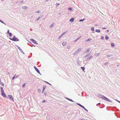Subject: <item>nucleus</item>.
<instances>
[{
	"label": "nucleus",
	"mask_w": 120,
	"mask_h": 120,
	"mask_svg": "<svg viewBox=\"0 0 120 120\" xmlns=\"http://www.w3.org/2000/svg\"><path fill=\"white\" fill-rule=\"evenodd\" d=\"M9 39L12 41H19V39L15 36H14L12 38H10Z\"/></svg>",
	"instance_id": "nucleus-1"
},
{
	"label": "nucleus",
	"mask_w": 120,
	"mask_h": 120,
	"mask_svg": "<svg viewBox=\"0 0 120 120\" xmlns=\"http://www.w3.org/2000/svg\"><path fill=\"white\" fill-rule=\"evenodd\" d=\"M101 98L104 99L105 100L107 101H109V99L105 97V96H102V98Z\"/></svg>",
	"instance_id": "nucleus-2"
},
{
	"label": "nucleus",
	"mask_w": 120,
	"mask_h": 120,
	"mask_svg": "<svg viewBox=\"0 0 120 120\" xmlns=\"http://www.w3.org/2000/svg\"><path fill=\"white\" fill-rule=\"evenodd\" d=\"M8 97L10 99L13 100V97L11 95H8Z\"/></svg>",
	"instance_id": "nucleus-3"
},
{
	"label": "nucleus",
	"mask_w": 120,
	"mask_h": 120,
	"mask_svg": "<svg viewBox=\"0 0 120 120\" xmlns=\"http://www.w3.org/2000/svg\"><path fill=\"white\" fill-rule=\"evenodd\" d=\"M22 8L23 9H27L28 8L26 6H24L22 7Z\"/></svg>",
	"instance_id": "nucleus-4"
},
{
	"label": "nucleus",
	"mask_w": 120,
	"mask_h": 120,
	"mask_svg": "<svg viewBox=\"0 0 120 120\" xmlns=\"http://www.w3.org/2000/svg\"><path fill=\"white\" fill-rule=\"evenodd\" d=\"M1 93V95L5 97H6V95L5 93H4V92L2 93Z\"/></svg>",
	"instance_id": "nucleus-5"
},
{
	"label": "nucleus",
	"mask_w": 120,
	"mask_h": 120,
	"mask_svg": "<svg viewBox=\"0 0 120 120\" xmlns=\"http://www.w3.org/2000/svg\"><path fill=\"white\" fill-rule=\"evenodd\" d=\"M34 68L35 69V70H36V71H37L38 73H39V70L37 68L35 67L34 66Z\"/></svg>",
	"instance_id": "nucleus-6"
},
{
	"label": "nucleus",
	"mask_w": 120,
	"mask_h": 120,
	"mask_svg": "<svg viewBox=\"0 0 120 120\" xmlns=\"http://www.w3.org/2000/svg\"><path fill=\"white\" fill-rule=\"evenodd\" d=\"M31 40L35 44H37V42L35 40L33 39H31Z\"/></svg>",
	"instance_id": "nucleus-7"
},
{
	"label": "nucleus",
	"mask_w": 120,
	"mask_h": 120,
	"mask_svg": "<svg viewBox=\"0 0 120 120\" xmlns=\"http://www.w3.org/2000/svg\"><path fill=\"white\" fill-rule=\"evenodd\" d=\"M74 19L73 18L71 19L70 20V21L71 22H74Z\"/></svg>",
	"instance_id": "nucleus-8"
},
{
	"label": "nucleus",
	"mask_w": 120,
	"mask_h": 120,
	"mask_svg": "<svg viewBox=\"0 0 120 120\" xmlns=\"http://www.w3.org/2000/svg\"><path fill=\"white\" fill-rule=\"evenodd\" d=\"M92 40V39L90 38H89L88 39H87L85 40V41L86 42L88 41H91Z\"/></svg>",
	"instance_id": "nucleus-9"
},
{
	"label": "nucleus",
	"mask_w": 120,
	"mask_h": 120,
	"mask_svg": "<svg viewBox=\"0 0 120 120\" xmlns=\"http://www.w3.org/2000/svg\"><path fill=\"white\" fill-rule=\"evenodd\" d=\"M65 32H64L61 35V36H59V39H60V38L61 37H62V36H63V35H64V34H65Z\"/></svg>",
	"instance_id": "nucleus-10"
},
{
	"label": "nucleus",
	"mask_w": 120,
	"mask_h": 120,
	"mask_svg": "<svg viewBox=\"0 0 120 120\" xmlns=\"http://www.w3.org/2000/svg\"><path fill=\"white\" fill-rule=\"evenodd\" d=\"M66 42H64L62 43V45L63 46L65 45L66 44Z\"/></svg>",
	"instance_id": "nucleus-11"
},
{
	"label": "nucleus",
	"mask_w": 120,
	"mask_h": 120,
	"mask_svg": "<svg viewBox=\"0 0 120 120\" xmlns=\"http://www.w3.org/2000/svg\"><path fill=\"white\" fill-rule=\"evenodd\" d=\"M1 93L4 92V91L2 87L1 88Z\"/></svg>",
	"instance_id": "nucleus-12"
},
{
	"label": "nucleus",
	"mask_w": 120,
	"mask_h": 120,
	"mask_svg": "<svg viewBox=\"0 0 120 120\" xmlns=\"http://www.w3.org/2000/svg\"><path fill=\"white\" fill-rule=\"evenodd\" d=\"M109 38L106 35L105 36V39L106 40H108Z\"/></svg>",
	"instance_id": "nucleus-13"
},
{
	"label": "nucleus",
	"mask_w": 120,
	"mask_h": 120,
	"mask_svg": "<svg viewBox=\"0 0 120 120\" xmlns=\"http://www.w3.org/2000/svg\"><path fill=\"white\" fill-rule=\"evenodd\" d=\"M78 105H79V106H80L81 107H82L83 109L85 108L84 107V106H82V105H81L79 104H78Z\"/></svg>",
	"instance_id": "nucleus-14"
},
{
	"label": "nucleus",
	"mask_w": 120,
	"mask_h": 120,
	"mask_svg": "<svg viewBox=\"0 0 120 120\" xmlns=\"http://www.w3.org/2000/svg\"><path fill=\"white\" fill-rule=\"evenodd\" d=\"M90 49L89 48L86 51V52H88L90 51Z\"/></svg>",
	"instance_id": "nucleus-15"
},
{
	"label": "nucleus",
	"mask_w": 120,
	"mask_h": 120,
	"mask_svg": "<svg viewBox=\"0 0 120 120\" xmlns=\"http://www.w3.org/2000/svg\"><path fill=\"white\" fill-rule=\"evenodd\" d=\"M111 45L112 46L114 47V44L113 43H111Z\"/></svg>",
	"instance_id": "nucleus-16"
},
{
	"label": "nucleus",
	"mask_w": 120,
	"mask_h": 120,
	"mask_svg": "<svg viewBox=\"0 0 120 120\" xmlns=\"http://www.w3.org/2000/svg\"><path fill=\"white\" fill-rule=\"evenodd\" d=\"M0 84L1 85L3 86H4V84L3 82H1L0 83Z\"/></svg>",
	"instance_id": "nucleus-17"
},
{
	"label": "nucleus",
	"mask_w": 120,
	"mask_h": 120,
	"mask_svg": "<svg viewBox=\"0 0 120 120\" xmlns=\"http://www.w3.org/2000/svg\"><path fill=\"white\" fill-rule=\"evenodd\" d=\"M96 31L98 33L100 32V30H96Z\"/></svg>",
	"instance_id": "nucleus-18"
},
{
	"label": "nucleus",
	"mask_w": 120,
	"mask_h": 120,
	"mask_svg": "<svg viewBox=\"0 0 120 120\" xmlns=\"http://www.w3.org/2000/svg\"><path fill=\"white\" fill-rule=\"evenodd\" d=\"M85 20V19H82V20H81V19L80 20H79V21L80 22H81L82 21H83Z\"/></svg>",
	"instance_id": "nucleus-19"
},
{
	"label": "nucleus",
	"mask_w": 120,
	"mask_h": 120,
	"mask_svg": "<svg viewBox=\"0 0 120 120\" xmlns=\"http://www.w3.org/2000/svg\"><path fill=\"white\" fill-rule=\"evenodd\" d=\"M81 68L82 69V70H83V71L85 69V68H84V67H81Z\"/></svg>",
	"instance_id": "nucleus-20"
},
{
	"label": "nucleus",
	"mask_w": 120,
	"mask_h": 120,
	"mask_svg": "<svg viewBox=\"0 0 120 120\" xmlns=\"http://www.w3.org/2000/svg\"><path fill=\"white\" fill-rule=\"evenodd\" d=\"M91 30L93 31H94V28L92 27L91 28Z\"/></svg>",
	"instance_id": "nucleus-21"
},
{
	"label": "nucleus",
	"mask_w": 120,
	"mask_h": 120,
	"mask_svg": "<svg viewBox=\"0 0 120 120\" xmlns=\"http://www.w3.org/2000/svg\"><path fill=\"white\" fill-rule=\"evenodd\" d=\"M12 35V34L11 33H9V35L10 37H11Z\"/></svg>",
	"instance_id": "nucleus-22"
},
{
	"label": "nucleus",
	"mask_w": 120,
	"mask_h": 120,
	"mask_svg": "<svg viewBox=\"0 0 120 120\" xmlns=\"http://www.w3.org/2000/svg\"><path fill=\"white\" fill-rule=\"evenodd\" d=\"M25 83H24L22 85V87H23V88H24V87H25Z\"/></svg>",
	"instance_id": "nucleus-23"
},
{
	"label": "nucleus",
	"mask_w": 120,
	"mask_h": 120,
	"mask_svg": "<svg viewBox=\"0 0 120 120\" xmlns=\"http://www.w3.org/2000/svg\"><path fill=\"white\" fill-rule=\"evenodd\" d=\"M68 9L69 10H72V9L71 8H68Z\"/></svg>",
	"instance_id": "nucleus-24"
},
{
	"label": "nucleus",
	"mask_w": 120,
	"mask_h": 120,
	"mask_svg": "<svg viewBox=\"0 0 120 120\" xmlns=\"http://www.w3.org/2000/svg\"><path fill=\"white\" fill-rule=\"evenodd\" d=\"M54 23L52 24L51 25V26H50V27H52L53 26V25H54Z\"/></svg>",
	"instance_id": "nucleus-25"
},
{
	"label": "nucleus",
	"mask_w": 120,
	"mask_h": 120,
	"mask_svg": "<svg viewBox=\"0 0 120 120\" xmlns=\"http://www.w3.org/2000/svg\"><path fill=\"white\" fill-rule=\"evenodd\" d=\"M70 46H68L67 47V48L68 49H69L70 48Z\"/></svg>",
	"instance_id": "nucleus-26"
},
{
	"label": "nucleus",
	"mask_w": 120,
	"mask_h": 120,
	"mask_svg": "<svg viewBox=\"0 0 120 120\" xmlns=\"http://www.w3.org/2000/svg\"><path fill=\"white\" fill-rule=\"evenodd\" d=\"M101 39L102 40H103L104 39V37L103 36H102L101 37Z\"/></svg>",
	"instance_id": "nucleus-27"
},
{
	"label": "nucleus",
	"mask_w": 120,
	"mask_h": 120,
	"mask_svg": "<svg viewBox=\"0 0 120 120\" xmlns=\"http://www.w3.org/2000/svg\"><path fill=\"white\" fill-rule=\"evenodd\" d=\"M81 37V36L80 38H78L75 41H77V40H78V39H79V38Z\"/></svg>",
	"instance_id": "nucleus-28"
},
{
	"label": "nucleus",
	"mask_w": 120,
	"mask_h": 120,
	"mask_svg": "<svg viewBox=\"0 0 120 120\" xmlns=\"http://www.w3.org/2000/svg\"><path fill=\"white\" fill-rule=\"evenodd\" d=\"M81 37V36L80 38H78L75 41H77V40H78V39H79V38Z\"/></svg>",
	"instance_id": "nucleus-29"
},
{
	"label": "nucleus",
	"mask_w": 120,
	"mask_h": 120,
	"mask_svg": "<svg viewBox=\"0 0 120 120\" xmlns=\"http://www.w3.org/2000/svg\"><path fill=\"white\" fill-rule=\"evenodd\" d=\"M39 11H37L36 12V13H39Z\"/></svg>",
	"instance_id": "nucleus-30"
},
{
	"label": "nucleus",
	"mask_w": 120,
	"mask_h": 120,
	"mask_svg": "<svg viewBox=\"0 0 120 120\" xmlns=\"http://www.w3.org/2000/svg\"><path fill=\"white\" fill-rule=\"evenodd\" d=\"M0 22H2L3 23H4L3 22L0 20Z\"/></svg>",
	"instance_id": "nucleus-31"
},
{
	"label": "nucleus",
	"mask_w": 120,
	"mask_h": 120,
	"mask_svg": "<svg viewBox=\"0 0 120 120\" xmlns=\"http://www.w3.org/2000/svg\"><path fill=\"white\" fill-rule=\"evenodd\" d=\"M15 76H14L12 78V79L13 80L15 78Z\"/></svg>",
	"instance_id": "nucleus-32"
},
{
	"label": "nucleus",
	"mask_w": 120,
	"mask_h": 120,
	"mask_svg": "<svg viewBox=\"0 0 120 120\" xmlns=\"http://www.w3.org/2000/svg\"><path fill=\"white\" fill-rule=\"evenodd\" d=\"M38 91H39V92H40L41 91V90H40L39 89H38Z\"/></svg>",
	"instance_id": "nucleus-33"
},
{
	"label": "nucleus",
	"mask_w": 120,
	"mask_h": 120,
	"mask_svg": "<svg viewBox=\"0 0 120 120\" xmlns=\"http://www.w3.org/2000/svg\"><path fill=\"white\" fill-rule=\"evenodd\" d=\"M9 30H8L7 31V33L8 34L9 33Z\"/></svg>",
	"instance_id": "nucleus-34"
},
{
	"label": "nucleus",
	"mask_w": 120,
	"mask_h": 120,
	"mask_svg": "<svg viewBox=\"0 0 120 120\" xmlns=\"http://www.w3.org/2000/svg\"><path fill=\"white\" fill-rule=\"evenodd\" d=\"M45 100H44L42 101V102L43 103L44 102H45Z\"/></svg>",
	"instance_id": "nucleus-35"
},
{
	"label": "nucleus",
	"mask_w": 120,
	"mask_h": 120,
	"mask_svg": "<svg viewBox=\"0 0 120 120\" xmlns=\"http://www.w3.org/2000/svg\"><path fill=\"white\" fill-rule=\"evenodd\" d=\"M102 29H106V28L105 27H103L102 28Z\"/></svg>",
	"instance_id": "nucleus-36"
},
{
	"label": "nucleus",
	"mask_w": 120,
	"mask_h": 120,
	"mask_svg": "<svg viewBox=\"0 0 120 120\" xmlns=\"http://www.w3.org/2000/svg\"><path fill=\"white\" fill-rule=\"evenodd\" d=\"M116 100L118 102H119V103H120V101H118L117 100Z\"/></svg>",
	"instance_id": "nucleus-37"
},
{
	"label": "nucleus",
	"mask_w": 120,
	"mask_h": 120,
	"mask_svg": "<svg viewBox=\"0 0 120 120\" xmlns=\"http://www.w3.org/2000/svg\"><path fill=\"white\" fill-rule=\"evenodd\" d=\"M84 109L87 111V110L85 108Z\"/></svg>",
	"instance_id": "nucleus-38"
},
{
	"label": "nucleus",
	"mask_w": 120,
	"mask_h": 120,
	"mask_svg": "<svg viewBox=\"0 0 120 120\" xmlns=\"http://www.w3.org/2000/svg\"><path fill=\"white\" fill-rule=\"evenodd\" d=\"M39 18H40L39 17L38 18L37 20H38L39 19Z\"/></svg>",
	"instance_id": "nucleus-39"
},
{
	"label": "nucleus",
	"mask_w": 120,
	"mask_h": 120,
	"mask_svg": "<svg viewBox=\"0 0 120 120\" xmlns=\"http://www.w3.org/2000/svg\"><path fill=\"white\" fill-rule=\"evenodd\" d=\"M45 90V88H43V91Z\"/></svg>",
	"instance_id": "nucleus-40"
},
{
	"label": "nucleus",
	"mask_w": 120,
	"mask_h": 120,
	"mask_svg": "<svg viewBox=\"0 0 120 120\" xmlns=\"http://www.w3.org/2000/svg\"><path fill=\"white\" fill-rule=\"evenodd\" d=\"M70 101H72V99H70Z\"/></svg>",
	"instance_id": "nucleus-41"
},
{
	"label": "nucleus",
	"mask_w": 120,
	"mask_h": 120,
	"mask_svg": "<svg viewBox=\"0 0 120 120\" xmlns=\"http://www.w3.org/2000/svg\"><path fill=\"white\" fill-rule=\"evenodd\" d=\"M80 120H84V119H81Z\"/></svg>",
	"instance_id": "nucleus-42"
},
{
	"label": "nucleus",
	"mask_w": 120,
	"mask_h": 120,
	"mask_svg": "<svg viewBox=\"0 0 120 120\" xmlns=\"http://www.w3.org/2000/svg\"><path fill=\"white\" fill-rule=\"evenodd\" d=\"M107 31L108 32H109V30H107Z\"/></svg>",
	"instance_id": "nucleus-43"
},
{
	"label": "nucleus",
	"mask_w": 120,
	"mask_h": 120,
	"mask_svg": "<svg viewBox=\"0 0 120 120\" xmlns=\"http://www.w3.org/2000/svg\"><path fill=\"white\" fill-rule=\"evenodd\" d=\"M100 104H100V103H99L98 104L99 105H100Z\"/></svg>",
	"instance_id": "nucleus-44"
},
{
	"label": "nucleus",
	"mask_w": 120,
	"mask_h": 120,
	"mask_svg": "<svg viewBox=\"0 0 120 120\" xmlns=\"http://www.w3.org/2000/svg\"><path fill=\"white\" fill-rule=\"evenodd\" d=\"M57 4V5H59V4Z\"/></svg>",
	"instance_id": "nucleus-45"
},
{
	"label": "nucleus",
	"mask_w": 120,
	"mask_h": 120,
	"mask_svg": "<svg viewBox=\"0 0 120 120\" xmlns=\"http://www.w3.org/2000/svg\"><path fill=\"white\" fill-rule=\"evenodd\" d=\"M0 81H1V80H0Z\"/></svg>",
	"instance_id": "nucleus-46"
},
{
	"label": "nucleus",
	"mask_w": 120,
	"mask_h": 120,
	"mask_svg": "<svg viewBox=\"0 0 120 120\" xmlns=\"http://www.w3.org/2000/svg\"><path fill=\"white\" fill-rule=\"evenodd\" d=\"M2 1H3V0H1Z\"/></svg>",
	"instance_id": "nucleus-47"
}]
</instances>
